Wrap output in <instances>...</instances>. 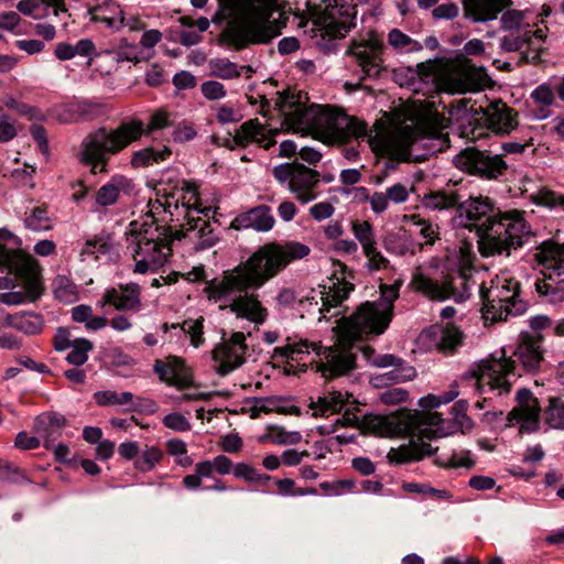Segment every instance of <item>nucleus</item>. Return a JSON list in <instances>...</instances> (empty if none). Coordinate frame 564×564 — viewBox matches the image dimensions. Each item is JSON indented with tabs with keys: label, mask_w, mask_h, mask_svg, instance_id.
Returning <instances> with one entry per match:
<instances>
[{
	"label": "nucleus",
	"mask_w": 564,
	"mask_h": 564,
	"mask_svg": "<svg viewBox=\"0 0 564 564\" xmlns=\"http://www.w3.org/2000/svg\"><path fill=\"white\" fill-rule=\"evenodd\" d=\"M310 252V247L299 241L265 243L245 262L225 271L220 279L210 281L204 291L209 301L219 303L220 308L228 307L238 318L256 326L262 325L268 310L258 295L248 293V290L262 288L289 263L305 258Z\"/></svg>",
	"instance_id": "1"
},
{
	"label": "nucleus",
	"mask_w": 564,
	"mask_h": 564,
	"mask_svg": "<svg viewBox=\"0 0 564 564\" xmlns=\"http://www.w3.org/2000/svg\"><path fill=\"white\" fill-rule=\"evenodd\" d=\"M391 316L381 311L372 302H365L347 318H343L336 327L337 343L333 347H323L319 341L301 339L289 341L274 349L278 357L300 360L301 356L314 352L316 371L325 378L340 376L351 370L355 356L350 351L354 343L379 336L386 332Z\"/></svg>",
	"instance_id": "2"
},
{
	"label": "nucleus",
	"mask_w": 564,
	"mask_h": 564,
	"mask_svg": "<svg viewBox=\"0 0 564 564\" xmlns=\"http://www.w3.org/2000/svg\"><path fill=\"white\" fill-rule=\"evenodd\" d=\"M457 395L458 391L456 390H451L443 395L427 394L419 401L421 412L370 415L365 419V427L379 436H393L402 433L416 436L417 442L413 441L408 446L392 448L388 453V458L397 464L420 460L433 453L431 444L425 443L424 438L444 437L453 432L451 423L432 410L441 404L449 403Z\"/></svg>",
	"instance_id": "3"
},
{
	"label": "nucleus",
	"mask_w": 564,
	"mask_h": 564,
	"mask_svg": "<svg viewBox=\"0 0 564 564\" xmlns=\"http://www.w3.org/2000/svg\"><path fill=\"white\" fill-rule=\"evenodd\" d=\"M172 124L171 115L156 110L145 126L139 118L121 121L116 128H99L86 134L78 149V161L88 166L93 174H107L112 156L124 151L144 134L163 130Z\"/></svg>",
	"instance_id": "4"
},
{
	"label": "nucleus",
	"mask_w": 564,
	"mask_h": 564,
	"mask_svg": "<svg viewBox=\"0 0 564 564\" xmlns=\"http://www.w3.org/2000/svg\"><path fill=\"white\" fill-rule=\"evenodd\" d=\"M276 107L286 120L308 129L325 143H344L366 133V124L356 118L330 106L312 105L305 108L294 95L280 96Z\"/></svg>",
	"instance_id": "5"
},
{
	"label": "nucleus",
	"mask_w": 564,
	"mask_h": 564,
	"mask_svg": "<svg viewBox=\"0 0 564 564\" xmlns=\"http://www.w3.org/2000/svg\"><path fill=\"white\" fill-rule=\"evenodd\" d=\"M207 0H191L195 8H203ZM224 15L243 18L242 36L239 47L249 44H264L280 35L289 20V11L279 0H218Z\"/></svg>",
	"instance_id": "6"
},
{
	"label": "nucleus",
	"mask_w": 564,
	"mask_h": 564,
	"mask_svg": "<svg viewBox=\"0 0 564 564\" xmlns=\"http://www.w3.org/2000/svg\"><path fill=\"white\" fill-rule=\"evenodd\" d=\"M171 216V220H186V230L197 239V249H208L217 241V236L208 221L194 215L209 217L213 212L210 205H204L198 197L197 186L188 181L180 180L174 185L163 188V194L151 203V213L159 208Z\"/></svg>",
	"instance_id": "7"
},
{
	"label": "nucleus",
	"mask_w": 564,
	"mask_h": 564,
	"mask_svg": "<svg viewBox=\"0 0 564 564\" xmlns=\"http://www.w3.org/2000/svg\"><path fill=\"white\" fill-rule=\"evenodd\" d=\"M127 248L133 259V272L154 273L165 265L171 253L172 232L147 216L133 220L126 231Z\"/></svg>",
	"instance_id": "8"
},
{
	"label": "nucleus",
	"mask_w": 564,
	"mask_h": 564,
	"mask_svg": "<svg viewBox=\"0 0 564 564\" xmlns=\"http://www.w3.org/2000/svg\"><path fill=\"white\" fill-rule=\"evenodd\" d=\"M475 254L469 243H463L449 259L452 272L443 284L437 283L416 269L412 275L411 286L432 300L454 297L463 301L468 296Z\"/></svg>",
	"instance_id": "9"
},
{
	"label": "nucleus",
	"mask_w": 564,
	"mask_h": 564,
	"mask_svg": "<svg viewBox=\"0 0 564 564\" xmlns=\"http://www.w3.org/2000/svg\"><path fill=\"white\" fill-rule=\"evenodd\" d=\"M531 234L523 212L513 209L501 213L484 228V237L478 241L479 251L485 257L503 253L509 256L510 249L524 245Z\"/></svg>",
	"instance_id": "10"
},
{
	"label": "nucleus",
	"mask_w": 564,
	"mask_h": 564,
	"mask_svg": "<svg viewBox=\"0 0 564 564\" xmlns=\"http://www.w3.org/2000/svg\"><path fill=\"white\" fill-rule=\"evenodd\" d=\"M485 43L473 39L464 47V54L446 64L444 72L438 76V86L448 94H465L480 91L488 86L490 78L484 67H477L465 55H480L485 52Z\"/></svg>",
	"instance_id": "11"
},
{
	"label": "nucleus",
	"mask_w": 564,
	"mask_h": 564,
	"mask_svg": "<svg viewBox=\"0 0 564 564\" xmlns=\"http://www.w3.org/2000/svg\"><path fill=\"white\" fill-rule=\"evenodd\" d=\"M520 283L507 271L498 274L487 286H480L482 316L486 321H506L525 312L527 304L519 299Z\"/></svg>",
	"instance_id": "12"
},
{
	"label": "nucleus",
	"mask_w": 564,
	"mask_h": 564,
	"mask_svg": "<svg viewBox=\"0 0 564 564\" xmlns=\"http://www.w3.org/2000/svg\"><path fill=\"white\" fill-rule=\"evenodd\" d=\"M308 8L315 20L317 44L329 48L333 41L345 37L355 18V7L346 0H308Z\"/></svg>",
	"instance_id": "13"
},
{
	"label": "nucleus",
	"mask_w": 564,
	"mask_h": 564,
	"mask_svg": "<svg viewBox=\"0 0 564 564\" xmlns=\"http://www.w3.org/2000/svg\"><path fill=\"white\" fill-rule=\"evenodd\" d=\"M536 259L542 267L543 280L535 283L536 292L544 296L550 303L564 302V243L544 241Z\"/></svg>",
	"instance_id": "14"
},
{
	"label": "nucleus",
	"mask_w": 564,
	"mask_h": 564,
	"mask_svg": "<svg viewBox=\"0 0 564 564\" xmlns=\"http://www.w3.org/2000/svg\"><path fill=\"white\" fill-rule=\"evenodd\" d=\"M430 139L412 127H403L380 137V151L399 161H424L433 151Z\"/></svg>",
	"instance_id": "15"
},
{
	"label": "nucleus",
	"mask_w": 564,
	"mask_h": 564,
	"mask_svg": "<svg viewBox=\"0 0 564 564\" xmlns=\"http://www.w3.org/2000/svg\"><path fill=\"white\" fill-rule=\"evenodd\" d=\"M516 376L514 361L506 356L505 350L496 351L481 360L471 370V377L480 392L497 391L498 394L509 393L512 378Z\"/></svg>",
	"instance_id": "16"
},
{
	"label": "nucleus",
	"mask_w": 564,
	"mask_h": 564,
	"mask_svg": "<svg viewBox=\"0 0 564 564\" xmlns=\"http://www.w3.org/2000/svg\"><path fill=\"white\" fill-rule=\"evenodd\" d=\"M272 173L280 184H286L297 202L308 204L318 197L321 175L317 171L293 162L274 166Z\"/></svg>",
	"instance_id": "17"
},
{
	"label": "nucleus",
	"mask_w": 564,
	"mask_h": 564,
	"mask_svg": "<svg viewBox=\"0 0 564 564\" xmlns=\"http://www.w3.org/2000/svg\"><path fill=\"white\" fill-rule=\"evenodd\" d=\"M454 164L462 171L487 180H497L507 170L500 155H489L475 148H467L454 158Z\"/></svg>",
	"instance_id": "18"
},
{
	"label": "nucleus",
	"mask_w": 564,
	"mask_h": 564,
	"mask_svg": "<svg viewBox=\"0 0 564 564\" xmlns=\"http://www.w3.org/2000/svg\"><path fill=\"white\" fill-rule=\"evenodd\" d=\"M383 50L384 44L382 40L371 32L365 37L352 40L348 54L354 58L366 77H376L383 69Z\"/></svg>",
	"instance_id": "19"
},
{
	"label": "nucleus",
	"mask_w": 564,
	"mask_h": 564,
	"mask_svg": "<svg viewBox=\"0 0 564 564\" xmlns=\"http://www.w3.org/2000/svg\"><path fill=\"white\" fill-rule=\"evenodd\" d=\"M248 347L246 335L235 332L215 346L212 351L214 368L220 376H226L241 367L246 361Z\"/></svg>",
	"instance_id": "20"
},
{
	"label": "nucleus",
	"mask_w": 564,
	"mask_h": 564,
	"mask_svg": "<svg viewBox=\"0 0 564 564\" xmlns=\"http://www.w3.org/2000/svg\"><path fill=\"white\" fill-rule=\"evenodd\" d=\"M0 265L26 275L31 294L39 293V265L34 258L22 250H11L0 243Z\"/></svg>",
	"instance_id": "21"
},
{
	"label": "nucleus",
	"mask_w": 564,
	"mask_h": 564,
	"mask_svg": "<svg viewBox=\"0 0 564 564\" xmlns=\"http://www.w3.org/2000/svg\"><path fill=\"white\" fill-rule=\"evenodd\" d=\"M419 341L425 349L451 352L462 345L463 333L453 324H436L424 329L419 336Z\"/></svg>",
	"instance_id": "22"
},
{
	"label": "nucleus",
	"mask_w": 564,
	"mask_h": 564,
	"mask_svg": "<svg viewBox=\"0 0 564 564\" xmlns=\"http://www.w3.org/2000/svg\"><path fill=\"white\" fill-rule=\"evenodd\" d=\"M106 305H110L117 311L139 312L141 308L140 285L131 282L105 290L97 306L104 308Z\"/></svg>",
	"instance_id": "23"
},
{
	"label": "nucleus",
	"mask_w": 564,
	"mask_h": 564,
	"mask_svg": "<svg viewBox=\"0 0 564 564\" xmlns=\"http://www.w3.org/2000/svg\"><path fill=\"white\" fill-rule=\"evenodd\" d=\"M474 113H482L488 130L496 134H508L518 127V115L502 101L491 102L486 109L470 108Z\"/></svg>",
	"instance_id": "24"
},
{
	"label": "nucleus",
	"mask_w": 564,
	"mask_h": 564,
	"mask_svg": "<svg viewBox=\"0 0 564 564\" xmlns=\"http://www.w3.org/2000/svg\"><path fill=\"white\" fill-rule=\"evenodd\" d=\"M518 405L509 413V421H516L520 425V432H534L539 427L540 406L536 398L528 389L517 392Z\"/></svg>",
	"instance_id": "25"
},
{
	"label": "nucleus",
	"mask_w": 564,
	"mask_h": 564,
	"mask_svg": "<svg viewBox=\"0 0 564 564\" xmlns=\"http://www.w3.org/2000/svg\"><path fill=\"white\" fill-rule=\"evenodd\" d=\"M278 133L276 130H270L271 137L269 138L265 127L259 122L258 119H250L245 121L236 129L232 137L234 147L245 148L251 143H258L264 149L271 148L275 141L272 139Z\"/></svg>",
	"instance_id": "26"
},
{
	"label": "nucleus",
	"mask_w": 564,
	"mask_h": 564,
	"mask_svg": "<svg viewBox=\"0 0 564 564\" xmlns=\"http://www.w3.org/2000/svg\"><path fill=\"white\" fill-rule=\"evenodd\" d=\"M460 215H465L470 221L465 224L467 227H475L479 232V239L484 237V228L491 219H497L494 215L492 202L489 197L478 196L470 197L467 202L459 206Z\"/></svg>",
	"instance_id": "27"
},
{
	"label": "nucleus",
	"mask_w": 564,
	"mask_h": 564,
	"mask_svg": "<svg viewBox=\"0 0 564 564\" xmlns=\"http://www.w3.org/2000/svg\"><path fill=\"white\" fill-rule=\"evenodd\" d=\"M345 270L341 276L334 274L328 279L327 284L323 285L321 300V313L329 312L330 308L339 306L354 290V284L348 281Z\"/></svg>",
	"instance_id": "28"
},
{
	"label": "nucleus",
	"mask_w": 564,
	"mask_h": 564,
	"mask_svg": "<svg viewBox=\"0 0 564 564\" xmlns=\"http://www.w3.org/2000/svg\"><path fill=\"white\" fill-rule=\"evenodd\" d=\"M465 18L476 23L496 20L509 0H462Z\"/></svg>",
	"instance_id": "29"
},
{
	"label": "nucleus",
	"mask_w": 564,
	"mask_h": 564,
	"mask_svg": "<svg viewBox=\"0 0 564 564\" xmlns=\"http://www.w3.org/2000/svg\"><path fill=\"white\" fill-rule=\"evenodd\" d=\"M154 371L162 381L178 390H184L192 386V379L184 373V361L181 358L171 357L166 361L156 360Z\"/></svg>",
	"instance_id": "30"
},
{
	"label": "nucleus",
	"mask_w": 564,
	"mask_h": 564,
	"mask_svg": "<svg viewBox=\"0 0 564 564\" xmlns=\"http://www.w3.org/2000/svg\"><path fill=\"white\" fill-rule=\"evenodd\" d=\"M514 356L527 371L538 370L543 361L541 337L523 336L514 350Z\"/></svg>",
	"instance_id": "31"
},
{
	"label": "nucleus",
	"mask_w": 564,
	"mask_h": 564,
	"mask_svg": "<svg viewBox=\"0 0 564 564\" xmlns=\"http://www.w3.org/2000/svg\"><path fill=\"white\" fill-rule=\"evenodd\" d=\"M274 217L265 205L257 206L234 220L236 228H253L257 231H269L274 226Z\"/></svg>",
	"instance_id": "32"
},
{
	"label": "nucleus",
	"mask_w": 564,
	"mask_h": 564,
	"mask_svg": "<svg viewBox=\"0 0 564 564\" xmlns=\"http://www.w3.org/2000/svg\"><path fill=\"white\" fill-rule=\"evenodd\" d=\"M131 189V181L121 175L116 174L104 184L96 193V203L101 207L116 204L121 194H127Z\"/></svg>",
	"instance_id": "33"
},
{
	"label": "nucleus",
	"mask_w": 564,
	"mask_h": 564,
	"mask_svg": "<svg viewBox=\"0 0 564 564\" xmlns=\"http://www.w3.org/2000/svg\"><path fill=\"white\" fill-rule=\"evenodd\" d=\"M64 417L42 414L34 421V429L41 441L44 442L46 448L53 446V442L61 436V430L64 425Z\"/></svg>",
	"instance_id": "34"
},
{
	"label": "nucleus",
	"mask_w": 564,
	"mask_h": 564,
	"mask_svg": "<svg viewBox=\"0 0 564 564\" xmlns=\"http://www.w3.org/2000/svg\"><path fill=\"white\" fill-rule=\"evenodd\" d=\"M349 397L348 393H341L340 391H332L318 397L316 401H312L310 404L313 415L325 416L339 412Z\"/></svg>",
	"instance_id": "35"
},
{
	"label": "nucleus",
	"mask_w": 564,
	"mask_h": 564,
	"mask_svg": "<svg viewBox=\"0 0 564 564\" xmlns=\"http://www.w3.org/2000/svg\"><path fill=\"white\" fill-rule=\"evenodd\" d=\"M6 326L12 327L26 335H36L42 332L43 319L35 313L24 312L8 315L6 317Z\"/></svg>",
	"instance_id": "36"
},
{
	"label": "nucleus",
	"mask_w": 564,
	"mask_h": 564,
	"mask_svg": "<svg viewBox=\"0 0 564 564\" xmlns=\"http://www.w3.org/2000/svg\"><path fill=\"white\" fill-rule=\"evenodd\" d=\"M382 243L388 252L397 256L414 254L422 249V245L415 243L411 237L399 232L387 234Z\"/></svg>",
	"instance_id": "37"
},
{
	"label": "nucleus",
	"mask_w": 564,
	"mask_h": 564,
	"mask_svg": "<svg viewBox=\"0 0 564 564\" xmlns=\"http://www.w3.org/2000/svg\"><path fill=\"white\" fill-rule=\"evenodd\" d=\"M171 150L166 147L163 149L143 148L131 154L130 164L134 169L148 167L156 163L166 161L171 156Z\"/></svg>",
	"instance_id": "38"
},
{
	"label": "nucleus",
	"mask_w": 564,
	"mask_h": 564,
	"mask_svg": "<svg viewBox=\"0 0 564 564\" xmlns=\"http://www.w3.org/2000/svg\"><path fill=\"white\" fill-rule=\"evenodd\" d=\"M96 403L100 406H126V410L133 411L134 395L129 391L118 392L115 390L98 391L94 394Z\"/></svg>",
	"instance_id": "39"
},
{
	"label": "nucleus",
	"mask_w": 564,
	"mask_h": 564,
	"mask_svg": "<svg viewBox=\"0 0 564 564\" xmlns=\"http://www.w3.org/2000/svg\"><path fill=\"white\" fill-rule=\"evenodd\" d=\"M163 330L166 333L169 329H180L182 333L188 335L192 346L198 348L205 341L204 338V318L199 317L196 319H186L181 325L164 324L162 326Z\"/></svg>",
	"instance_id": "40"
},
{
	"label": "nucleus",
	"mask_w": 564,
	"mask_h": 564,
	"mask_svg": "<svg viewBox=\"0 0 564 564\" xmlns=\"http://www.w3.org/2000/svg\"><path fill=\"white\" fill-rule=\"evenodd\" d=\"M209 74L214 77L230 80L241 76L245 66H239L225 57L212 58L208 62Z\"/></svg>",
	"instance_id": "41"
},
{
	"label": "nucleus",
	"mask_w": 564,
	"mask_h": 564,
	"mask_svg": "<svg viewBox=\"0 0 564 564\" xmlns=\"http://www.w3.org/2000/svg\"><path fill=\"white\" fill-rule=\"evenodd\" d=\"M111 247L110 240L107 237L99 236L87 239L80 250L79 257L82 261L97 260L100 256L109 252Z\"/></svg>",
	"instance_id": "42"
},
{
	"label": "nucleus",
	"mask_w": 564,
	"mask_h": 564,
	"mask_svg": "<svg viewBox=\"0 0 564 564\" xmlns=\"http://www.w3.org/2000/svg\"><path fill=\"white\" fill-rule=\"evenodd\" d=\"M302 435L297 431H286L279 425H269L268 433L260 437V442H272L278 445H295L300 443Z\"/></svg>",
	"instance_id": "43"
},
{
	"label": "nucleus",
	"mask_w": 564,
	"mask_h": 564,
	"mask_svg": "<svg viewBox=\"0 0 564 564\" xmlns=\"http://www.w3.org/2000/svg\"><path fill=\"white\" fill-rule=\"evenodd\" d=\"M55 297L64 303H73L78 299L77 285L66 275H57L52 283Z\"/></svg>",
	"instance_id": "44"
},
{
	"label": "nucleus",
	"mask_w": 564,
	"mask_h": 564,
	"mask_svg": "<svg viewBox=\"0 0 564 564\" xmlns=\"http://www.w3.org/2000/svg\"><path fill=\"white\" fill-rule=\"evenodd\" d=\"M388 45L399 53L417 52L422 50L421 43L413 40L399 29H392L387 36Z\"/></svg>",
	"instance_id": "45"
},
{
	"label": "nucleus",
	"mask_w": 564,
	"mask_h": 564,
	"mask_svg": "<svg viewBox=\"0 0 564 564\" xmlns=\"http://www.w3.org/2000/svg\"><path fill=\"white\" fill-rule=\"evenodd\" d=\"M424 206L432 210L449 209L459 204V196L456 193L435 192L424 197Z\"/></svg>",
	"instance_id": "46"
},
{
	"label": "nucleus",
	"mask_w": 564,
	"mask_h": 564,
	"mask_svg": "<svg viewBox=\"0 0 564 564\" xmlns=\"http://www.w3.org/2000/svg\"><path fill=\"white\" fill-rule=\"evenodd\" d=\"M70 351L66 356V360L74 366H82L88 359V352L93 349V344L86 338H75Z\"/></svg>",
	"instance_id": "47"
},
{
	"label": "nucleus",
	"mask_w": 564,
	"mask_h": 564,
	"mask_svg": "<svg viewBox=\"0 0 564 564\" xmlns=\"http://www.w3.org/2000/svg\"><path fill=\"white\" fill-rule=\"evenodd\" d=\"M24 223L33 231H46L53 228V220L43 207H34L24 219Z\"/></svg>",
	"instance_id": "48"
},
{
	"label": "nucleus",
	"mask_w": 564,
	"mask_h": 564,
	"mask_svg": "<svg viewBox=\"0 0 564 564\" xmlns=\"http://www.w3.org/2000/svg\"><path fill=\"white\" fill-rule=\"evenodd\" d=\"M533 202L538 206L546 207L555 212H564V194L550 189H540L533 195Z\"/></svg>",
	"instance_id": "49"
},
{
	"label": "nucleus",
	"mask_w": 564,
	"mask_h": 564,
	"mask_svg": "<svg viewBox=\"0 0 564 564\" xmlns=\"http://www.w3.org/2000/svg\"><path fill=\"white\" fill-rule=\"evenodd\" d=\"M20 278L23 282L24 289L28 290V293L31 299H39L42 293V283L39 279V293L36 295L31 294L28 288L26 275L17 272L15 270H8L3 265H0V290L13 289L15 286V280Z\"/></svg>",
	"instance_id": "50"
},
{
	"label": "nucleus",
	"mask_w": 564,
	"mask_h": 564,
	"mask_svg": "<svg viewBox=\"0 0 564 564\" xmlns=\"http://www.w3.org/2000/svg\"><path fill=\"white\" fill-rule=\"evenodd\" d=\"M425 66L423 64H419L416 69L411 67H400L394 70V80L401 87L406 86L413 89H416V82L423 80L422 74Z\"/></svg>",
	"instance_id": "51"
},
{
	"label": "nucleus",
	"mask_w": 564,
	"mask_h": 564,
	"mask_svg": "<svg viewBox=\"0 0 564 564\" xmlns=\"http://www.w3.org/2000/svg\"><path fill=\"white\" fill-rule=\"evenodd\" d=\"M545 420L553 429H564V395L550 400L545 412Z\"/></svg>",
	"instance_id": "52"
},
{
	"label": "nucleus",
	"mask_w": 564,
	"mask_h": 564,
	"mask_svg": "<svg viewBox=\"0 0 564 564\" xmlns=\"http://www.w3.org/2000/svg\"><path fill=\"white\" fill-rule=\"evenodd\" d=\"M399 289L400 284L398 282L392 285H381V296L378 301H373L372 303L392 317L393 303L399 297Z\"/></svg>",
	"instance_id": "53"
},
{
	"label": "nucleus",
	"mask_w": 564,
	"mask_h": 564,
	"mask_svg": "<svg viewBox=\"0 0 564 564\" xmlns=\"http://www.w3.org/2000/svg\"><path fill=\"white\" fill-rule=\"evenodd\" d=\"M162 452L155 446H145L140 457L135 459L134 467L140 471H149L162 459Z\"/></svg>",
	"instance_id": "54"
},
{
	"label": "nucleus",
	"mask_w": 564,
	"mask_h": 564,
	"mask_svg": "<svg viewBox=\"0 0 564 564\" xmlns=\"http://www.w3.org/2000/svg\"><path fill=\"white\" fill-rule=\"evenodd\" d=\"M352 232L361 245L362 250L377 243L373 228L368 221L352 223Z\"/></svg>",
	"instance_id": "55"
},
{
	"label": "nucleus",
	"mask_w": 564,
	"mask_h": 564,
	"mask_svg": "<svg viewBox=\"0 0 564 564\" xmlns=\"http://www.w3.org/2000/svg\"><path fill=\"white\" fill-rule=\"evenodd\" d=\"M17 9L22 14L33 19H42L47 15V8L43 6L41 0H20Z\"/></svg>",
	"instance_id": "56"
},
{
	"label": "nucleus",
	"mask_w": 564,
	"mask_h": 564,
	"mask_svg": "<svg viewBox=\"0 0 564 564\" xmlns=\"http://www.w3.org/2000/svg\"><path fill=\"white\" fill-rule=\"evenodd\" d=\"M215 118L220 124H228L241 120V112L228 104H220L214 107Z\"/></svg>",
	"instance_id": "57"
},
{
	"label": "nucleus",
	"mask_w": 564,
	"mask_h": 564,
	"mask_svg": "<svg viewBox=\"0 0 564 564\" xmlns=\"http://www.w3.org/2000/svg\"><path fill=\"white\" fill-rule=\"evenodd\" d=\"M93 19L95 21L105 23L109 28H115V29H118L119 25H126L130 30H141L143 28V24L140 22V20L137 18H133V17L127 19L123 15H121L118 21L116 18H107V17H101L97 13H94Z\"/></svg>",
	"instance_id": "58"
},
{
	"label": "nucleus",
	"mask_w": 564,
	"mask_h": 564,
	"mask_svg": "<svg viewBox=\"0 0 564 564\" xmlns=\"http://www.w3.org/2000/svg\"><path fill=\"white\" fill-rule=\"evenodd\" d=\"M200 93L209 101L220 100L227 95L224 84L213 79L202 83Z\"/></svg>",
	"instance_id": "59"
},
{
	"label": "nucleus",
	"mask_w": 564,
	"mask_h": 564,
	"mask_svg": "<svg viewBox=\"0 0 564 564\" xmlns=\"http://www.w3.org/2000/svg\"><path fill=\"white\" fill-rule=\"evenodd\" d=\"M414 225L417 227L419 235L425 240L426 245H432L438 238L437 228L429 220L421 219L419 216H412Z\"/></svg>",
	"instance_id": "60"
},
{
	"label": "nucleus",
	"mask_w": 564,
	"mask_h": 564,
	"mask_svg": "<svg viewBox=\"0 0 564 564\" xmlns=\"http://www.w3.org/2000/svg\"><path fill=\"white\" fill-rule=\"evenodd\" d=\"M412 191V186H406L402 183H395L386 189V194L389 203L403 204L409 199L410 193Z\"/></svg>",
	"instance_id": "61"
},
{
	"label": "nucleus",
	"mask_w": 564,
	"mask_h": 564,
	"mask_svg": "<svg viewBox=\"0 0 564 564\" xmlns=\"http://www.w3.org/2000/svg\"><path fill=\"white\" fill-rule=\"evenodd\" d=\"M368 262L367 265L371 271H378L388 267V259L378 250L377 243L362 250Z\"/></svg>",
	"instance_id": "62"
},
{
	"label": "nucleus",
	"mask_w": 564,
	"mask_h": 564,
	"mask_svg": "<svg viewBox=\"0 0 564 564\" xmlns=\"http://www.w3.org/2000/svg\"><path fill=\"white\" fill-rule=\"evenodd\" d=\"M167 451L171 455L176 457L177 464L182 466L191 465L192 460L187 456L186 444L178 438L170 440L166 444Z\"/></svg>",
	"instance_id": "63"
},
{
	"label": "nucleus",
	"mask_w": 564,
	"mask_h": 564,
	"mask_svg": "<svg viewBox=\"0 0 564 564\" xmlns=\"http://www.w3.org/2000/svg\"><path fill=\"white\" fill-rule=\"evenodd\" d=\"M165 427L176 432H186L191 430L189 421L180 412H172L163 417Z\"/></svg>",
	"instance_id": "64"
}]
</instances>
